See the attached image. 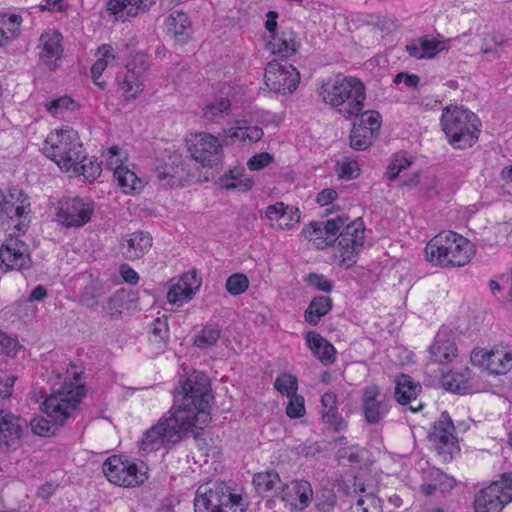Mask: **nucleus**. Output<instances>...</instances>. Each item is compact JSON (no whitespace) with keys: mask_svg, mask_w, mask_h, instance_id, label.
<instances>
[{"mask_svg":"<svg viewBox=\"0 0 512 512\" xmlns=\"http://www.w3.org/2000/svg\"><path fill=\"white\" fill-rule=\"evenodd\" d=\"M212 399L208 376L193 371L175 395L170 416L160 418L144 432L139 444L140 454L144 456L161 448L170 449L194 427L202 429L211 420L209 405Z\"/></svg>","mask_w":512,"mask_h":512,"instance_id":"f257e3e1","label":"nucleus"},{"mask_svg":"<svg viewBox=\"0 0 512 512\" xmlns=\"http://www.w3.org/2000/svg\"><path fill=\"white\" fill-rule=\"evenodd\" d=\"M347 221V216H337L325 222L312 221L303 228L302 235L318 249L332 246L338 240L340 265L349 268L357 262L364 245L365 227L361 218L346 224Z\"/></svg>","mask_w":512,"mask_h":512,"instance_id":"f03ea898","label":"nucleus"},{"mask_svg":"<svg viewBox=\"0 0 512 512\" xmlns=\"http://www.w3.org/2000/svg\"><path fill=\"white\" fill-rule=\"evenodd\" d=\"M83 396V385L74 387L73 384L65 382L61 389L46 398L43 403V411L51 420L43 417L32 419L30 422L32 432L41 437L55 434L57 425H63Z\"/></svg>","mask_w":512,"mask_h":512,"instance_id":"7ed1b4c3","label":"nucleus"},{"mask_svg":"<svg viewBox=\"0 0 512 512\" xmlns=\"http://www.w3.org/2000/svg\"><path fill=\"white\" fill-rule=\"evenodd\" d=\"M474 254L472 243L453 232H441L433 237L425 247L426 259L433 265L464 266Z\"/></svg>","mask_w":512,"mask_h":512,"instance_id":"20e7f679","label":"nucleus"},{"mask_svg":"<svg viewBox=\"0 0 512 512\" xmlns=\"http://www.w3.org/2000/svg\"><path fill=\"white\" fill-rule=\"evenodd\" d=\"M323 101L331 107H338L347 102V97H352L353 102L339 108L338 112L346 119L358 117L364 108L366 90L364 84L356 77L337 78L322 85L321 93Z\"/></svg>","mask_w":512,"mask_h":512,"instance_id":"39448f33","label":"nucleus"},{"mask_svg":"<svg viewBox=\"0 0 512 512\" xmlns=\"http://www.w3.org/2000/svg\"><path fill=\"white\" fill-rule=\"evenodd\" d=\"M477 116L458 106H449L443 110L441 116V126L448 142L457 149H466L471 147L478 140Z\"/></svg>","mask_w":512,"mask_h":512,"instance_id":"423d86ee","label":"nucleus"},{"mask_svg":"<svg viewBox=\"0 0 512 512\" xmlns=\"http://www.w3.org/2000/svg\"><path fill=\"white\" fill-rule=\"evenodd\" d=\"M42 151L66 172H70L77 161L84 158L78 132L68 127L51 132L45 139Z\"/></svg>","mask_w":512,"mask_h":512,"instance_id":"0eeeda50","label":"nucleus"},{"mask_svg":"<svg viewBox=\"0 0 512 512\" xmlns=\"http://www.w3.org/2000/svg\"><path fill=\"white\" fill-rule=\"evenodd\" d=\"M195 512H245L242 497L223 481H216L212 487H199L194 499Z\"/></svg>","mask_w":512,"mask_h":512,"instance_id":"6e6552de","label":"nucleus"},{"mask_svg":"<svg viewBox=\"0 0 512 512\" xmlns=\"http://www.w3.org/2000/svg\"><path fill=\"white\" fill-rule=\"evenodd\" d=\"M512 502V473H503L500 480L480 489L474 498V512H502Z\"/></svg>","mask_w":512,"mask_h":512,"instance_id":"1a4fd4ad","label":"nucleus"},{"mask_svg":"<svg viewBox=\"0 0 512 512\" xmlns=\"http://www.w3.org/2000/svg\"><path fill=\"white\" fill-rule=\"evenodd\" d=\"M455 426L447 412H443L434 423L428 439L443 462H450L460 452Z\"/></svg>","mask_w":512,"mask_h":512,"instance_id":"9d476101","label":"nucleus"},{"mask_svg":"<svg viewBox=\"0 0 512 512\" xmlns=\"http://www.w3.org/2000/svg\"><path fill=\"white\" fill-rule=\"evenodd\" d=\"M265 84L275 93H292L300 81L299 71L287 61H270L265 68Z\"/></svg>","mask_w":512,"mask_h":512,"instance_id":"9b49d317","label":"nucleus"},{"mask_svg":"<svg viewBox=\"0 0 512 512\" xmlns=\"http://www.w3.org/2000/svg\"><path fill=\"white\" fill-rule=\"evenodd\" d=\"M103 473L111 483L121 487H135L147 479L146 473L140 471L135 463L116 455L103 463Z\"/></svg>","mask_w":512,"mask_h":512,"instance_id":"f8f14e48","label":"nucleus"},{"mask_svg":"<svg viewBox=\"0 0 512 512\" xmlns=\"http://www.w3.org/2000/svg\"><path fill=\"white\" fill-rule=\"evenodd\" d=\"M219 139L206 132L196 134L191 140L188 150L192 158L203 167H218L222 164L224 153Z\"/></svg>","mask_w":512,"mask_h":512,"instance_id":"ddd939ff","label":"nucleus"},{"mask_svg":"<svg viewBox=\"0 0 512 512\" xmlns=\"http://www.w3.org/2000/svg\"><path fill=\"white\" fill-rule=\"evenodd\" d=\"M94 212L93 204L80 197H67L59 202L58 221L66 227H81L88 223Z\"/></svg>","mask_w":512,"mask_h":512,"instance_id":"4468645a","label":"nucleus"},{"mask_svg":"<svg viewBox=\"0 0 512 512\" xmlns=\"http://www.w3.org/2000/svg\"><path fill=\"white\" fill-rule=\"evenodd\" d=\"M25 270L31 267L28 246L18 238H9L0 247V268Z\"/></svg>","mask_w":512,"mask_h":512,"instance_id":"2eb2a0df","label":"nucleus"},{"mask_svg":"<svg viewBox=\"0 0 512 512\" xmlns=\"http://www.w3.org/2000/svg\"><path fill=\"white\" fill-rule=\"evenodd\" d=\"M38 48L40 63L50 70L56 69L64 51L62 34L53 29L44 31L39 38Z\"/></svg>","mask_w":512,"mask_h":512,"instance_id":"dca6fc26","label":"nucleus"},{"mask_svg":"<svg viewBox=\"0 0 512 512\" xmlns=\"http://www.w3.org/2000/svg\"><path fill=\"white\" fill-rule=\"evenodd\" d=\"M379 387L370 384L363 389L361 406L365 420L369 424H377L389 411V404L385 397L380 398Z\"/></svg>","mask_w":512,"mask_h":512,"instance_id":"f3484780","label":"nucleus"},{"mask_svg":"<svg viewBox=\"0 0 512 512\" xmlns=\"http://www.w3.org/2000/svg\"><path fill=\"white\" fill-rule=\"evenodd\" d=\"M344 483L347 495L361 494L355 505L351 507L352 512H382L381 500L372 492L365 493V484L360 477L352 476Z\"/></svg>","mask_w":512,"mask_h":512,"instance_id":"a211bd4d","label":"nucleus"},{"mask_svg":"<svg viewBox=\"0 0 512 512\" xmlns=\"http://www.w3.org/2000/svg\"><path fill=\"white\" fill-rule=\"evenodd\" d=\"M28 428V422L10 412L0 410V449H8L16 443Z\"/></svg>","mask_w":512,"mask_h":512,"instance_id":"6ab92c4d","label":"nucleus"},{"mask_svg":"<svg viewBox=\"0 0 512 512\" xmlns=\"http://www.w3.org/2000/svg\"><path fill=\"white\" fill-rule=\"evenodd\" d=\"M278 496L297 510L305 509L313 497L311 484L306 480H295L282 484Z\"/></svg>","mask_w":512,"mask_h":512,"instance_id":"aec40b11","label":"nucleus"},{"mask_svg":"<svg viewBox=\"0 0 512 512\" xmlns=\"http://www.w3.org/2000/svg\"><path fill=\"white\" fill-rule=\"evenodd\" d=\"M166 33L178 45L187 44L193 35L192 23L185 12L177 10L169 14L165 21Z\"/></svg>","mask_w":512,"mask_h":512,"instance_id":"412c9836","label":"nucleus"},{"mask_svg":"<svg viewBox=\"0 0 512 512\" xmlns=\"http://www.w3.org/2000/svg\"><path fill=\"white\" fill-rule=\"evenodd\" d=\"M151 247L152 236L144 231H136L127 235L120 244L122 255L130 261L140 259Z\"/></svg>","mask_w":512,"mask_h":512,"instance_id":"4be33fe9","label":"nucleus"},{"mask_svg":"<svg viewBox=\"0 0 512 512\" xmlns=\"http://www.w3.org/2000/svg\"><path fill=\"white\" fill-rule=\"evenodd\" d=\"M155 174L159 181H165L169 186L180 184L184 177L182 156L176 152L168 154L167 159L156 166Z\"/></svg>","mask_w":512,"mask_h":512,"instance_id":"5701e85b","label":"nucleus"},{"mask_svg":"<svg viewBox=\"0 0 512 512\" xmlns=\"http://www.w3.org/2000/svg\"><path fill=\"white\" fill-rule=\"evenodd\" d=\"M201 285L195 273L183 275L181 280L174 284L167 293V300L171 304L182 305L193 298Z\"/></svg>","mask_w":512,"mask_h":512,"instance_id":"b1692460","label":"nucleus"},{"mask_svg":"<svg viewBox=\"0 0 512 512\" xmlns=\"http://www.w3.org/2000/svg\"><path fill=\"white\" fill-rule=\"evenodd\" d=\"M154 3L153 0H108L106 10L115 16L116 20L126 21L144 12Z\"/></svg>","mask_w":512,"mask_h":512,"instance_id":"393cba45","label":"nucleus"},{"mask_svg":"<svg viewBox=\"0 0 512 512\" xmlns=\"http://www.w3.org/2000/svg\"><path fill=\"white\" fill-rule=\"evenodd\" d=\"M321 419L323 423L334 432L346 429L347 424L338 414L337 395L333 392H326L321 397Z\"/></svg>","mask_w":512,"mask_h":512,"instance_id":"a878e982","label":"nucleus"},{"mask_svg":"<svg viewBox=\"0 0 512 512\" xmlns=\"http://www.w3.org/2000/svg\"><path fill=\"white\" fill-rule=\"evenodd\" d=\"M300 43L297 41L295 32L290 29H283L278 34L271 35L268 48L272 54L282 58H288L294 55L299 49Z\"/></svg>","mask_w":512,"mask_h":512,"instance_id":"bb28decb","label":"nucleus"},{"mask_svg":"<svg viewBox=\"0 0 512 512\" xmlns=\"http://www.w3.org/2000/svg\"><path fill=\"white\" fill-rule=\"evenodd\" d=\"M307 346L323 365H330L335 361L336 349L319 333L309 331L305 336Z\"/></svg>","mask_w":512,"mask_h":512,"instance_id":"cd10ccee","label":"nucleus"},{"mask_svg":"<svg viewBox=\"0 0 512 512\" xmlns=\"http://www.w3.org/2000/svg\"><path fill=\"white\" fill-rule=\"evenodd\" d=\"M430 355L435 362L448 363L457 356V346L445 333L439 332L430 346Z\"/></svg>","mask_w":512,"mask_h":512,"instance_id":"c85d7f7f","label":"nucleus"},{"mask_svg":"<svg viewBox=\"0 0 512 512\" xmlns=\"http://www.w3.org/2000/svg\"><path fill=\"white\" fill-rule=\"evenodd\" d=\"M422 387L407 374H399L395 378V398L401 405L410 404L416 400Z\"/></svg>","mask_w":512,"mask_h":512,"instance_id":"c756f323","label":"nucleus"},{"mask_svg":"<svg viewBox=\"0 0 512 512\" xmlns=\"http://www.w3.org/2000/svg\"><path fill=\"white\" fill-rule=\"evenodd\" d=\"M446 49V43L438 41L431 36H423L418 39V44L407 45L406 50L409 55L417 58H432L440 51Z\"/></svg>","mask_w":512,"mask_h":512,"instance_id":"7c9ffc66","label":"nucleus"},{"mask_svg":"<svg viewBox=\"0 0 512 512\" xmlns=\"http://www.w3.org/2000/svg\"><path fill=\"white\" fill-rule=\"evenodd\" d=\"M22 17L17 14H0V47L16 39L20 34Z\"/></svg>","mask_w":512,"mask_h":512,"instance_id":"2f4dec72","label":"nucleus"},{"mask_svg":"<svg viewBox=\"0 0 512 512\" xmlns=\"http://www.w3.org/2000/svg\"><path fill=\"white\" fill-rule=\"evenodd\" d=\"M123 76L117 77L119 88L126 94L127 99H134L143 92L144 76L126 68Z\"/></svg>","mask_w":512,"mask_h":512,"instance_id":"473e14b6","label":"nucleus"},{"mask_svg":"<svg viewBox=\"0 0 512 512\" xmlns=\"http://www.w3.org/2000/svg\"><path fill=\"white\" fill-rule=\"evenodd\" d=\"M332 309V299L328 296H316L309 303L304 313V319L310 325H317L321 318Z\"/></svg>","mask_w":512,"mask_h":512,"instance_id":"72a5a7b5","label":"nucleus"},{"mask_svg":"<svg viewBox=\"0 0 512 512\" xmlns=\"http://www.w3.org/2000/svg\"><path fill=\"white\" fill-rule=\"evenodd\" d=\"M136 302V294L132 290L121 289L108 298L105 310L110 316L120 315Z\"/></svg>","mask_w":512,"mask_h":512,"instance_id":"f704fd0d","label":"nucleus"},{"mask_svg":"<svg viewBox=\"0 0 512 512\" xmlns=\"http://www.w3.org/2000/svg\"><path fill=\"white\" fill-rule=\"evenodd\" d=\"M113 175L118 186L123 189L124 193L138 192L143 188L142 180L137 177L134 171L126 166L115 168Z\"/></svg>","mask_w":512,"mask_h":512,"instance_id":"c9c22d12","label":"nucleus"},{"mask_svg":"<svg viewBox=\"0 0 512 512\" xmlns=\"http://www.w3.org/2000/svg\"><path fill=\"white\" fill-rule=\"evenodd\" d=\"M254 181L251 178L242 177L241 174L235 175L232 171L223 174L219 178V186L225 190H236L239 192H247L251 190Z\"/></svg>","mask_w":512,"mask_h":512,"instance_id":"e433bc0d","label":"nucleus"},{"mask_svg":"<svg viewBox=\"0 0 512 512\" xmlns=\"http://www.w3.org/2000/svg\"><path fill=\"white\" fill-rule=\"evenodd\" d=\"M376 136L366 127L353 124L350 132V147L357 151H363L369 148Z\"/></svg>","mask_w":512,"mask_h":512,"instance_id":"4c0bfd02","label":"nucleus"},{"mask_svg":"<svg viewBox=\"0 0 512 512\" xmlns=\"http://www.w3.org/2000/svg\"><path fill=\"white\" fill-rule=\"evenodd\" d=\"M511 361L512 355L510 353L491 350L487 370L496 375L506 373L511 367Z\"/></svg>","mask_w":512,"mask_h":512,"instance_id":"58836bf2","label":"nucleus"},{"mask_svg":"<svg viewBox=\"0 0 512 512\" xmlns=\"http://www.w3.org/2000/svg\"><path fill=\"white\" fill-rule=\"evenodd\" d=\"M277 484H281V480L279 474L274 470L259 472L253 476V485L258 494L270 492Z\"/></svg>","mask_w":512,"mask_h":512,"instance_id":"ea45409f","label":"nucleus"},{"mask_svg":"<svg viewBox=\"0 0 512 512\" xmlns=\"http://www.w3.org/2000/svg\"><path fill=\"white\" fill-rule=\"evenodd\" d=\"M103 296L102 284L98 281H93L85 286L80 296V302L89 309H95Z\"/></svg>","mask_w":512,"mask_h":512,"instance_id":"a19ab883","label":"nucleus"},{"mask_svg":"<svg viewBox=\"0 0 512 512\" xmlns=\"http://www.w3.org/2000/svg\"><path fill=\"white\" fill-rule=\"evenodd\" d=\"M425 478L436 484L438 490L447 492L454 488L455 479L443 473L440 469L432 467L424 471Z\"/></svg>","mask_w":512,"mask_h":512,"instance_id":"79ce46f5","label":"nucleus"},{"mask_svg":"<svg viewBox=\"0 0 512 512\" xmlns=\"http://www.w3.org/2000/svg\"><path fill=\"white\" fill-rule=\"evenodd\" d=\"M221 330L216 324H208L202 328L194 339V345L199 348L213 346L220 337Z\"/></svg>","mask_w":512,"mask_h":512,"instance_id":"37998d69","label":"nucleus"},{"mask_svg":"<svg viewBox=\"0 0 512 512\" xmlns=\"http://www.w3.org/2000/svg\"><path fill=\"white\" fill-rule=\"evenodd\" d=\"M71 171L83 175L87 180L93 181L100 176L101 165L89 160L84 154V158L79 159L77 164L71 168Z\"/></svg>","mask_w":512,"mask_h":512,"instance_id":"c03bdc74","label":"nucleus"},{"mask_svg":"<svg viewBox=\"0 0 512 512\" xmlns=\"http://www.w3.org/2000/svg\"><path fill=\"white\" fill-rule=\"evenodd\" d=\"M231 109V102L228 98L221 97L212 103L206 105L203 110L205 118L213 120L217 117L228 115Z\"/></svg>","mask_w":512,"mask_h":512,"instance_id":"a18cd8bd","label":"nucleus"},{"mask_svg":"<svg viewBox=\"0 0 512 512\" xmlns=\"http://www.w3.org/2000/svg\"><path fill=\"white\" fill-rule=\"evenodd\" d=\"M249 287L248 277L243 273H234L230 275L225 284L227 292L232 296H237L246 292Z\"/></svg>","mask_w":512,"mask_h":512,"instance_id":"49530a36","label":"nucleus"},{"mask_svg":"<svg viewBox=\"0 0 512 512\" xmlns=\"http://www.w3.org/2000/svg\"><path fill=\"white\" fill-rule=\"evenodd\" d=\"M277 391L281 394H286L287 397L296 394L298 389L297 378L290 373H283L279 375L274 383Z\"/></svg>","mask_w":512,"mask_h":512,"instance_id":"de8ad7c7","label":"nucleus"},{"mask_svg":"<svg viewBox=\"0 0 512 512\" xmlns=\"http://www.w3.org/2000/svg\"><path fill=\"white\" fill-rule=\"evenodd\" d=\"M45 107L50 114L58 116L65 111H73L76 108V103L72 98L63 96L46 103Z\"/></svg>","mask_w":512,"mask_h":512,"instance_id":"09e8293b","label":"nucleus"},{"mask_svg":"<svg viewBox=\"0 0 512 512\" xmlns=\"http://www.w3.org/2000/svg\"><path fill=\"white\" fill-rule=\"evenodd\" d=\"M337 175L340 179L351 180L359 176L358 163L354 159L345 158L336 164Z\"/></svg>","mask_w":512,"mask_h":512,"instance_id":"8fccbe9b","label":"nucleus"},{"mask_svg":"<svg viewBox=\"0 0 512 512\" xmlns=\"http://www.w3.org/2000/svg\"><path fill=\"white\" fill-rule=\"evenodd\" d=\"M444 385L447 390L458 394H466L470 390L467 380L461 374L446 376Z\"/></svg>","mask_w":512,"mask_h":512,"instance_id":"3c124183","label":"nucleus"},{"mask_svg":"<svg viewBox=\"0 0 512 512\" xmlns=\"http://www.w3.org/2000/svg\"><path fill=\"white\" fill-rule=\"evenodd\" d=\"M223 145L245 144L244 125L231 127L223 131Z\"/></svg>","mask_w":512,"mask_h":512,"instance_id":"603ef678","label":"nucleus"},{"mask_svg":"<svg viewBox=\"0 0 512 512\" xmlns=\"http://www.w3.org/2000/svg\"><path fill=\"white\" fill-rule=\"evenodd\" d=\"M300 222V211L298 208L293 206L285 205V209L282 212V219L278 226V229H291Z\"/></svg>","mask_w":512,"mask_h":512,"instance_id":"864d4df0","label":"nucleus"},{"mask_svg":"<svg viewBox=\"0 0 512 512\" xmlns=\"http://www.w3.org/2000/svg\"><path fill=\"white\" fill-rule=\"evenodd\" d=\"M126 68L145 76V73L150 68V62L147 54L141 52L135 53L126 64Z\"/></svg>","mask_w":512,"mask_h":512,"instance_id":"5fc2aeb1","label":"nucleus"},{"mask_svg":"<svg viewBox=\"0 0 512 512\" xmlns=\"http://www.w3.org/2000/svg\"><path fill=\"white\" fill-rule=\"evenodd\" d=\"M359 115H361V119L360 123L357 125L366 127L367 131H371L373 135L376 136L380 129V114L376 111H369L365 113L362 111Z\"/></svg>","mask_w":512,"mask_h":512,"instance_id":"6e6d98bb","label":"nucleus"},{"mask_svg":"<svg viewBox=\"0 0 512 512\" xmlns=\"http://www.w3.org/2000/svg\"><path fill=\"white\" fill-rule=\"evenodd\" d=\"M305 413L304 398L300 395L294 394L289 397V402L286 407V414L290 418L302 417Z\"/></svg>","mask_w":512,"mask_h":512,"instance_id":"4d7b16f0","label":"nucleus"},{"mask_svg":"<svg viewBox=\"0 0 512 512\" xmlns=\"http://www.w3.org/2000/svg\"><path fill=\"white\" fill-rule=\"evenodd\" d=\"M305 281L319 291L329 293L332 290L331 282L322 274L310 273L306 276Z\"/></svg>","mask_w":512,"mask_h":512,"instance_id":"13d9d810","label":"nucleus"},{"mask_svg":"<svg viewBox=\"0 0 512 512\" xmlns=\"http://www.w3.org/2000/svg\"><path fill=\"white\" fill-rule=\"evenodd\" d=\"M272 162L273 156L270 153L261 152L251 157L247 162V166L252 171H258L267 167Z\"/></svg>","mask_w":512,"mask_h":512,"instance_id":"bf43d9fd","label":"nucleus"},{"mask_svg":"<svg viewBox=\"0 0 512 512\" xmlns=\"http://www.w3.org/2000/svg\"><path fill=\"white\" fill-rule=\"evenodd\" d=\"M151 332L152 334L161 339L165 340L169 336V328H168V318L167 316H162L156 318L151 324H150Z\"/></svg>","mask_w":512,"mask_h":512,"instance_id":"052dcab7","label":"nucleus"},{"mask_svg":"<svg viewBox=\"0 0 512 512\" xmlns=\"http://www.w3.org/2000/svg\"><path fill=\"white\" fill-rule=\"evenodd\" d=\"M284 209L285 204L283 202H277L266 208L265 216L271 222L272 227L279 226Z\"/></svg>","mask_w":512,"mask_h":512,"instance_id":"680f3d73","label":"nucleus"},{"mask_svg":"<svg viewBox=\"0 0 512 512\" xmlns=\"http://www.w3.org/2000/svg\"><path fill=\"white\" fill-rule=\"evenodd\" d=\"M18 348V342L16 339L6 335L0 334V353L15 356Z\"/></svg>","mask_w":512,"mask_h":512,"instance_id":"e2e57ef3","label":"nucleus"},{"mask_svg":"<svg viewBox=\"0 0 512 512\" xmlns=\"http://www.w3.org/2000/svg\"><path fill=\"white\" fill-rule=\"evenodd\" d=\"M106 167L109 170H113L115 172V168L123 167L124 165L121 162V159L119 157V148L116 146H112L107 150L106 155Z\"/></svg>","mask_w":512,"mask_h":512,"instance_id":"0e129e2a","label":"nucleus"},{"mask_svg":"<svg viewBox=\"0 0 512 512\" xmlns=\"http://www.w3.org/2000/svg\"><path fill=\"white\" fill-rule=\"evenodd\" d=\"M16 376L3 375L0 373V397L7 398L11 396Z\"/></svg>","mask_w":512,"mask_h":512,"instance_id":"69168bd1","label":"nucleus"},{"mask_svg":"<svg viewBox=\"0 0 512 512\" xmlns=\"http://www.w3.org/2000/svg\"><path fill=\"white\" fill-rule=\"evenodd\" d=\"M107 60L106 59H98L91 67V76L96 85H98L101 88L105 87V83L99 82V78L101 77L103 71L107 67Z\"/></svg>","mask_w":512,"mask_h":512,"instance_id":"338daca9","label":"nucleus"},{"mask_svg":"<svg viewBox=\"0 0 512 512\" xmlns=\"http://www.w3.org/2000/svg\"><path fill=\"white\" fill-rule=\"evenodd\" d=\"M119 273L123 280L130 285H135L139 281V275L137 272L127 264H122L120 266Z\"/></svg>","mask_w":512,"mask_h":512,"instance_id":"774afa93","label":"nucleus"}]
</instances>
